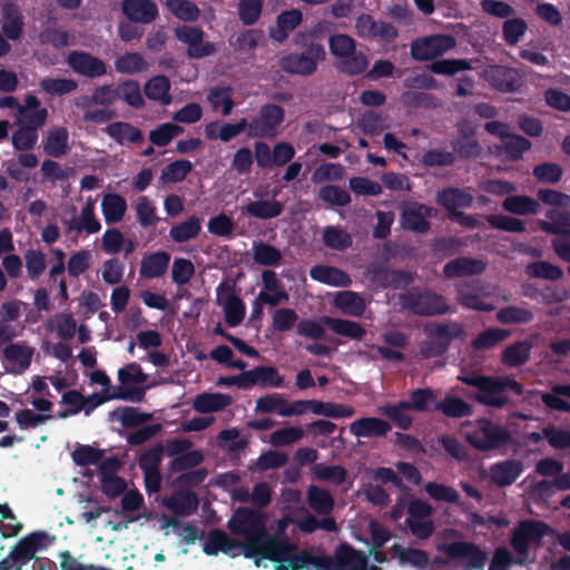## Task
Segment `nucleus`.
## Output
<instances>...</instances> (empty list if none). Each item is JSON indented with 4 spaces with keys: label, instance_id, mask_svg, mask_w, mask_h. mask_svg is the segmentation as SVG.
<instances>
[{
    "label": "nucleus",
    "instance_id": "58",
    "mask_svg": "<svg viewBox=\"0 0 570 570\" xmlns=\"http://www.w3.org/2000/svg\"><path fill=\"white\" fill-rule=\"evenodd\" d=\"M41 90L49 95L62 96L77 89V81L67 78H45L39 82Z\"/></svg>",
    "mask_w": 570,
    "mask_h": 570
},
{
    "label": "nucleus",
    "instance_id": "45",
    "mask_svg": "<svg viewBox=\"0 0 570 570\" xmlns=\"http://www.w3.org/2000/svg\"><path fill=\"white\" fill-rule=\"evenodd\" d=\"M250 371L252 387L255 385L264 387H282L284 379L275 367L259 366Z\"/></svg>",
    "mask_w": 570,
    "mask_h": 570
},
{
    "label": "nucleus",
    "instance_id": "39",
    "mask_svg": "<svg viewBox=\"0 0 570 570\" xmlns=\"http://www.w3.org/2000/svg\"><path fill=\"white\" fill-rule=\"evenodd\" d=\"M230 397L222 393H203L193 401V407L200 413L219 411L230 404Z\"/></svg>",
    "mask_w": 570,
    "mask_h": 570
},
{
    "label": "nucleus",
    "instance_id": "54",
    "mask_svg": "<svg viewBox=\"0 0 570 570\" xmlns=\"http://www.w3.org/2000/svg\"><path fill=\"white\" fill-rule=\"evenodd\" d=\"M309 507L320 514H327L332 511L334 501L330 492L317 487H309L307 491Z\"/></svg>",
    "mask_w": 570,
    "mask_h": 570
},
{
    "label": "nucleus",
    "instance_id": "46",
    "mask_svg": "<svg viewBox=\"0 0 570 570\" xmlns=\"http://www.w3.org/2000/svg\"><path fill=\"white\" fill-rule=\"evenodd\" d=\"M243 210L256 218L268 219L278 216L283 205L277 200H254L248 203Z\"/></svg>",
    "mask_w": 570,
    "mask_h": 570
},
{
    "label": "nucleus",
    "instance_id": "32",
    "mask_svg": "<svg viewBox=\"0 0 570 570\" xmlns=\"http://www.w3.org/2000/svg\"><path fill=\"white\" fill-rule=\"evenodd\" d=\"M302 22V12L297 9H292L282 12L269 30V36L278 41H284L288 35Z\"/></svg>",
    "mask_w": 570,
    "mask_h": 570
},
{
    "label": "nucleus",
    "instance_id": "14",
    "mask_svg": "<svg viewBox=\"0 0 570 570\" xmlns=\"http://www.w3.org/2000/svg\"><path fill=\"white\" fill-rule=\"evenodd\" d=\"M472 199L470 194L459 189H446L438 196L439 204L450 212V217L453 220L470 227L475 225V219L458 212V209L469 207L472 204Z\"/></svg>",
    "mask_w": 570,
    "mask_h": 570
},
{
    "label": "nucleus",
    "instance_id": "43",
    "mask_svg": "<svg viewBox=\"0 0 570 570\" xmlns=\"http://www.w3.org/2000/svg\"><path fill=\"white\" fill-rule=\"evenodd\" d=\"M503 208L515 215H532L540 209V204L532 197L524 195L509 196L503 200Z\"/></svg>",
    "mask_w": 570,
    "mask_h": 570
},
{
    "label": "nucleus",
    "instance_id": "9",
    "mask_svg": "<svg viewBox=\"0 0 570 570\" xmlns=\"http://www.w3.org/2000/svg\"><path fill=\"white\" fill-rule=\"evenodd\" d=\"M203 550L209 556H216L218 552H223L230 557L243 554L246 558H254L257 548L254 546H244L242 542L230 539L225 532L215 530L209 532L206 537Z\"/></svg>",
    "mask_w": 570,
    "mask_h": 570
},
{
    "label": "nucleus",
    "instance_id": "19",
    "mask_svg": "<svg viewBox=\"0 0 570 570\" xmlns=\"http://www.w3.org/2000/svg\"><path fill=\"white\" fill-rule=\"evenodd\" d=\"M355 31L364 39H381L390 41L397 35L395 28L384 21H375L368 14H362L356 19Z\"/></svg>",
    "mask_w": 570,
    "mask_h": 570
},
{
    "label": "nucleus",
    "instance_id": "1",
    "mask_svg": "<svg viewBox=\"0 0 570 570\" xmlns=\"http://www.w3.org/2000/svg\"><path fill=\"white\" fill-rule=\"evenodd\" d=\"M266 520L262 512L238 509L228 521V529L237 535L245 539L244 546H254V562L256 567H262L263 561L288 559L294 543L282 541L279 538L265 537ZM266 567V564H264Z\"/></svg>",
    "mask_w": 570,
    "mask_h": 570
},
{
    "label": "nucleus",
    "instance_id": "8",
    "mask_svg": "<svg viewBox=\"0 0 570 570\" xmlns=\"http://www.w3.org/2000/svg\"><path fill=\"white\" fill-rule=\"evenodd\" d=\"M119 382L118 393L124 395L120 400L138 402L145 395L141 387L147 382L148 375L145 374L138 363H129L117 371Z\"/></svg>",
    "mask_w": 570,
    "mask_h": 570
},
{
    "label": "nucleus",
    "instance_id": "44",
    "mask_svg": "<svg viewBox=\"0 0 570 570\" xmlns=\"http://www.w3.org/2000/svg\"><path fill=\"white\" fill-rule=\"evenodd\" d=\"M207 100L213 110H220L224 116L229 115L235 106L233 100V90L229 87L212 88L208 91Z\"/></svg>",
    "mask_w": 570,
    "mask_h": 570
},
{
    "label": "nucleus",
    "instance_id": "2",
    "mask_svg": "<svg viewBox=\"0 0 570 570\" xmlns=\"http://www.w3.org/2000/svg\"><path fill=\"white\" fill-rule=\"evenodd\" d=\"M294 568L301 570H365L366 557L348 547L342 546L335 558L312 552H303L293 559Z\"/></svg>",
    "mask_w": 570,
    "mask_h": 570
},
{
    "label": "nucleus",
    "instance_id": "6",
    "mask_svg": "<svg viewBox=\"0 0 570 570\" xmlns=\"http://www.w3.org/2000/svg\"><path fill=\"white\" fill-rule=\"evenodd\" d=\"M330 52L336 57L342 71L356 75L365 71L368 60L363 52L356 51L355 40L343 33L334 35L328 39Z\"/></svg>",
    "mask_w": 570,
    "mask_h": 570
},
{
    "label": "nucleus",
    "instance_id": "15",
    "mask_svg": "<svg viewBox=\"0 0 570 570\" xmlns=\"http://www.w3.org/2000/svg\"><path fill=\"white\" fill-rule=\"evenodd\" d=\"M284 112L276 105H268L261 109L256 119L248 122L249 137H273L276 127L283 121Z\"/></svg>",
    "mask_w": 570,
    "mask_h": 570
},
{
    "label": "nucleus",
    "instance_id": "23",
    "mask_svg": "<svg viewBox=\"0 0 570 570\" xmlns=\"http://www.w3.org/2000/svg\"><path fill=\"white\" fill-rule=\"evenodd\" d=\"M67 63L76 73L88 78L100 77L107 71L100 59L82 51H71L67 57Z\"/></svg>",
    "mask_w": 570,
    "mask_h": 570
},
{
    "label": "nucleus",
    "instance_id": "17",
    "mask_svg": "<svg viewBox=\"0 0 570 570\" xmlns=\"http://www.w3.org/2000/svg\"><path fill=\"white\" fill-rule=\"evenodd\" d=\"M16 125L35 127L37 129L46 125L48 120V109L40 106V100L33 94H27L23 108H19V114H14Z\"/></svg>",
    "mask_w": 570,
    "mask_h": 570
},
{
    "label": "nucleus",
    "instance_id": "28",
    "mask_svg": "<svg viewBox=\"0 0 570 570\" xmlns=\"http://www.w3.org/2000/svg\"><path fill=\"white\" fill-rule=\"evenodd\" d=\"M390 430V423L379 417H362L350 424V432L356 438L382 436Z\"/></svg>",
    "mask_w": 570,
    "mask_h": 570
},
{
    "label": "nucleus",
    "instance_id": "21",
    "mask_svg": "<svg viewBox=\"0 0 570 570\" xmlns=\"http://www.w3.org/2000/svg\"><path fill=\"white\" fill-rule=\"evenodd\" d=\"M331 299L333 307L352 317H361L368 305V301L362 294L353 291L334 292Z\"/></svg>",
    "mask_w": 570,
    "mask_h": 570
},
{
    "label": "nucleus",
    "instance_id": "7",
    "mask_svg": "<svg viewBox=\"0 0 570 570\" xmlns=\"http://www.w3.org/2000/svg\"><path fill=\"white\" fill-rule=\"evenodd\" d=\"M463 433L469 443L480 450L498 448L503 444L509 436L504 429L488 420L468 423L464 426Z\"/></svg>",
    "mask_w": 570,
    "mask_h": 570
},
{
    "label": "nucleus",
    "instance_id": "48",
    "mask_svg": "<svg viewBox=\"0 0 570 570\" xmlns=\"http://www.w3.org/2000/svg\"><path fill=\"white\" fill-rule=\"evenodd\" d=\"M200 229V219L196 216H191L185 222L174 225L169 230V236L177 243H184L195 238Z\"/></svg>",
    "mask_w": 570,
    "mask_h": 570
},
{
    "label": "nucleus",
    "instance_id": "40",
    "mask_svg": "<svg viewBox=\"0 0 570 570\" xmlns=\"http://www.w3.org/2000/svg\"><path fill=\"white\" fill-rule=\"evenodd\" d=\"M484 264L478 259L458 258L451 261L444 266V273L448 277H460L472 274H479L484 271Z\"/></svg>",
    "mask_w": 570,
    "mask_h": 570
},
{
    "label": "nucleus",
    "instance_id": "35",
    "mask_svg": "<svg viewBox=\"0 0 570 570\" xmlns=\"http://www.w3.org/2000/svg\"><path fill=\"white\" fill-rule=\"evenodd\" d=\"M434 210L423 205H411L402 214V225L407 229L415 232H424L428 229L429 224L426 218L432 215Z\"/></svg>",
    "mask_w": 570,
    "mask_h": 570
},
{
    "label": "nucleus",
    "instance_id": "22",
    "mask_svg": "<svg viewBox=\"0 0 570 570\" xmlns=\"http://www.w3.org/2000/svg\"><path fill=\"white\" fill-rule=\"evenodd\" d=\"M298 415L312 412L316 415L328 416L333 419L351 417L355 410L351 405L333 402H321L316 400L298 401Z\"/></svg>",
    "mask_w": 570,
    "mask_h": 570
},
{
    "label": "nucleus",
    "instance_id": "24",
    "mask_svg": "<svg viewBox=\"0 0 570 570\" xmlns=\"http://www.w3.org/2000/svg\"><path fill=\"white\" fill-rule=\"evenodd\" d=\"M257 413H276L281 416L298 415V401L288 402L284 395L272 393L257 399L255 404Z\"/></svg>",
    "mask_w": 570,
    "mask_h": 570
},
{
    "label": "nucleus",
    "instance_id": "49",
    "mask_svg": "<svg viewBox=\"0 0 570 570\" xmlns=\"http://www.w3.org/2000/svg\"><path fill=\"white\" fill-rule=\"evenodd\" d=\"M115 68L120 73H138L146 71L148 62L138 52H126L115 61Z\"/></svg>",
    "mask_w": 570,
    "mask_h": 570
},
{
    "label": "nucleus",
    "instance_id": "63",
    "mask_svg": "<svg viewBox=\"0 0 570 570\" xmlns=\"http://www.w3.org/2000/svg\"><path fill=\"white\" fill-rule=\"evenodd\" d=\"M323 240L325 245L332 249L342 250L352 243L350 234L340 227H326L323 232Z\"/></svg>",
    "mask_w": 570,
    "mask_h": 570
},
{
    "label": "nucleus",
    "instance_id": "26",
    "mask_svg": "<svg viewBox=\"0 0 570 570\" xmlns=\"http://www.w3.org/2000/svg\"><path fill=\"white\" fill-rule=\"evenodd\" d=\"M405 299V305L417 314L432 315L448 311V305L444 299L435 294L409 295Z\"/></svg>",
    "mask_w": 570,
    "mask_h": 570
},
{
    "label": "nucleus",
    "instance_id": "61",
    "mask_svg": "<svg viewBox=\"0 0 570 570\" xmlns=\"http://www.w3.org/2000/svg\"><path fill=\"white\" fill-rule=\"evenodd\" d=\"M191 163L188 160H177L166 166L159 177L163 184H174L183 180L191 170Z\"/></svg>",
    "mask_w": 570,
    "mask_h": 570
},
{
    "label": "nucleus",
    "instance_id": "64",
    "mask_svg": "<svg viewBox=\"0 0 570 570\" xmlns=\"http://www.w3.org/2000/svg\"><path fill=\"white\" fill-rule=\"evenodd\" d=\"M118 98L122 99L129 106L140 108L144 105V99L140 92L139 85L136 81L127 80L117 87Z\"/></svg>",
    "mask_w": 570,
    "mask_h": 570
},
{
    "label": "nucleus",
    "instance_id": "41",
    "mask_svg": "<svg viewBox=\"0 0 570 570\" xmlns=\"http://www.w3.org/2000/svg\"><path fill=\"white\" fill-rule=\"evenodd\" d=\"M531 350L530 342L519 341L504 348L501 361L508 366H520L529 360Z\"/></svg>",
    "mask_w": 570,
    "mask_h": 570
},
{
    "label": "nucleus",
    "instance_id": "60",
    "mask_svg": "<svg viewBox=\"0 0 570 570\" xmlns=\"http://www.w3.org/2000/svg\"><path fill=\"white\" fill-rule=\"evenodd\" d=\"M92 264V253L89 249L73 252L67 263L68 274L77 277L90 268Z\"/></svg>",
    "mask_w": 570,
    "mask_h": 570
},
{
    "label": "nucleus",
    "instance_id": "37",
    "mask_svg": "<svg viewBox=\"0 0 570 570\" xmlns=\"http://www.w3.org/2000/svg\"><path fill=\"white\" fill-rule=\"evenodd\" d=\"M322 322L335 334L351 340H361L366 333L358 323L353 321L325 316Z\"/></svg>",
    "mask_w": 570,
    "mask_h": 570
},
{
    "label": "nucleus",
    "instance_id": "36",
    "mask_svg": "<svg viewBox=\"0 0 570 570\" xmlns=\"http://www.w3.org/2000/svg\"><path fill=\"white\" fill-rule=\"evenodd\" d=\"M170 256L166 252H155L146 255L140 265V275L147 278H156L163 275L169 264Z\"/></svg>",
    "mask_w": 570,
    "mask_h": 570
},
{
    "label": "nucleus",
    "instance_id": "47",
    "mask_svg": "<svg viewBox=\"0 0 570 570\" xmlns=\"http://www.w3.org/2000/svg\"><path fill=\"white\" fill-rule=\"evenodd\" d=\"M169 88L170 83L166 77L156 76L146 82L145 94L151 100L159 101L161 105H169L171 101Z\"/></svg>",
    "mask_w": 570,
    "mask_h": 570
},
{
    "label": "nucleus",
    "instance_id": "25",
    "mask_svg": "<svg viewBox=\"0 0 570 570\" xmlns=\"http://www.w3.org/2000/svg\"><path fill=\"white\" fill-rule=\"evenodd\" d=\"M65 224L67 225L68 229L78 233H98L101 229V224L95 214V199L92 197H88L80 214L69 220H65Z\"/></svg>",
    "mask_w": 570,
    "mask_h": 570
},
{
    "label": "nucleus",
    "instance_id": "56",
    "mask_svg": "<svg viewBox=\"0 0 570 570\" xmlns=\"http://www.w3.org/2000/svg\"><path fill=\"white\" fill-rule=\"evenodd\" d=\"M502 324H524L533 320V313L523 306H508L497 313Z\"/></svg>",
    "mask_w": 570,
    "mask_h": 570
},
{
    "label": "nucleus",
    "instance_id": "33",
    "mask_svg": "<svg viewBox=\"0 0 570 570\" xmlns=\"http://www.w3.org/2000/svg\"><path fill=\"white\" fill-rule=\"evenodd\" d=\"M523 471L521 462L511 460L497 463L490 469L491 480L500 487L513 483Z\"/></svg>",
    "mask_w": 570,
    "mask_h": 570
},
{
    "label": "nucleus",
    "instance_id": "18",
    "mask_svg": "<svg viewBox=\"0 0 570 570\" xmlns=\"http://www.w3.org/2000/svg\"><path fill=\"white\" fill-rule=\"evenodd\" d=\"M119 466L120 463L116 458H107L100 465L101 491L109 498H116L127 489L126 481L115 473Z\"/></svg>",
    "mask_w": 570,
    "mask_h": 570
},
{
    "label": "nucleus",
    "instance_id": "20",
    "mask_svg": "<svg viewBox=\"0 0 570 570\" xmlns=\"http://www.w3.org/2000/svg\"><path fill=\"white\" fill-rule=\"evenodd\" d=\"M492 294L491 288L482 284H465L458 288L459 302L468 308L479 311H492L494 308L493 304L485 302V298Z\"/></svg>",
    "mask_w": 570,
    "mask_h": 570
},
{
    "label": "nucleus",
    "instance_id": "3",
    "mask_svg": "<svg viewBox=\"0 0 570 570\" xmlns=\"http://www.w3.org/2000/svg\"><path fill=\"white\" fill-rule=\"evenodd\" d=\"M459 379L463 383L478 389L475 399L480 403L493 407H502L507 404L508 397L505 396V391L508 389L517 394L522 393L521 385L508 376L462 375Z\"/></svg>",
    "mask_w": 570,
    "mask_h": 570
},
{
    "label": "nucleus",
    "instance_id": "31",
    "mask_svg": "<svg viewBox=\"0 0 570 570\" xmlns=\"http://www.w3.org/2000/svg\"><path fill=\"white\" fill-rule=\"evenodd\" d=\"M218 303L222 305L226 323L229 326L238 325L245 316V304L228 291L218 293Z\"/></svg>",
    "mask_w": 570,
    "mask_h": 570
},
{
    "label": "nucleus",
    "instance_id": "53",
    "mask_svg": "<svg viewBox=\"0 0 570 570\" xmlns=\"http://www.w3.org/2000/svg\"><path fill=\"white\" fill-rule=\"evenodd\" d=\"M106 132L119 144L136 142L141 139L140 131L127 122H114L109 125Z\"/></svg>",
    "mask_w": 570,
    "mask_h": 570
},
{
    "label": "nucleus",
    "instance_id": "50",
    "mask_svg": "<svg viewBox=\"0 0 570 570\" xmlns=\"http://www.w3.org/2000/svg\"><path fill=\"white\" fill-rule=\"evenodd\" d=\"M164 504L176 514L187 515L196 509L197 500L190 492H178L165 499Z\"/></svg>",
    "mask_w": 570,
    "mask_h": 570
},
{
    "label": "nucleus",
    "instance_id": "30",
    "mask_svg": "<svg viewBox=\"0 0 570 570\" xmlns=\"http://www.w3.org/2000/svg\"><path fill=\"white\" fill-rule=\"evenodd\" d=\"M127 212L126 199L116 193H106L101 198V213L107 224L122 220Z\"/></svg>",
    "mask_w": 570,
    "mask_h": 570
},
{
    "label": "nucleus",
    "instance_id": "16",
    "mask_svg": "<svg viewBox=\"0 0 570 570\" xmlns=\"http://www.w3.org/2000/svg\"><path fill=\"white\" fill-rule=\"evenodd\" d=\"M176 37L188 46V55L193 58L210 56L216 51L213 42H204V32L197 27L183 26L175 30Z\"/></svg>",
    "mask_w": 570,
    "mask_h": 570
},
{
    "label": "nucleus",
    "instance_id": "4",
    "mask_svg": "<svg viewBox=\"0 0 570 570\" xmlns=\"http://www.w3.org/2000/svg\"><path fill=\"white\" fill-rule=\"evenodd\" d=\"M436 550L440 556L432 562L434 570H449L446 568L452 561L462 559L468 560L463 570H484L487 552L472 542H439Z\"/></svg>",
    "mask_w": 570,
    "mask_h": 570
},
{
    "label": "nucleus",
    "instance_id": "13",
    "mask_svg": "<svg viewBox=\"0 0 570 570\" xmlns=\"http://www.w3.org/2000/svg\"><path fill=\"white\" fill-rule=\"evenodd\" d=\"M263 288L255 299L254 313L261 314V304L276 306L288 301L289 296L281 285L273 271H264L262 274Z\"/></svg>",
    "mask_w": 570,
    "mask_h": 570
},
{
    "label": "nucleus",
    "instance_id": "12",
    "mask_svg": "<svg viewBox=\"0 0 570 570\" xmlns=\"http://www.w3.org/2000/svg\"><path fill=\"white\" fill-rule=\"evenodd\" d=\"M324 58V48L321 45H312L301 55H289L283 58L281 66L293 73L309 75L315 71L317 63Z\"/></svg>",
    "mask_w": 570,
    "mask_h": 570
},
{
    "label": "nucleus",
    "instance_id": "62",
    "mask_svg": "<svg viewBox=\"0 0 570 570\" xmlns=\"http://www.w3.org/2000/svg\"><path fill=\"white\" fill-rule=\"evenodd\" d=\"M47 332H52L53 330L58 331L59 336L63 338H70L76 333V322L75 320L67 314L56 315L53 318L47 321L45 324Z\"/></svg>",
    "mask_w": 570,
    "mask_h": 570
},
{
    "label": "nucleus",
    "instance_id": "59",
    "mask_svg": "<svg viewBox=\"0 0 570 570\" xmlns=\"http://www.w3.org/2000/svg\"><path fill=\"white\" fill-rule=\"evenodd\" d=\"M19 129L12 134V146L17 150L32 149L38 142V129L30 126L18 125Z\"/></svg>",
    "mask_w": 570,
    "mask_h": 570
},
{
    "label": "nucleus",
    "instance_id": "34",
    "mask_svg": "<svg viewBox=\"0 0 570 570\" xmlns=\"http://www.w3.org/2000/svg\"><path fill=\"white\" fill-rule=\"evenodd\" d=\"M68 130L65 127H52L43 139V150L51 157H61L68 149Z\"/></svg>",
    "mask_w": 570,
    "mask_h": 570
},
{
    "label": "nucleus",
    "instance_id": "55",
    "mask_svg": "<svg viewBox=\"0 0 570 570\" xmlns=\"http://www.w3.org/2000/svg\"><path fill=\"white\" fill-rule=\"evenodd\" d=\"M254 261L264 266H277L282 261L281 252L266 243H255L253 245Z\"/></svg>",
    "mask_w": 570,
    "mask_h": 570
},
{
    "label": "nucleus",
    "instance_id": "51",
    "mask_svg": "<svg viewBox=\"0 0 570 570\" xmlns=\"http://www.w3.org/2000/svg\"><path fill=\"white\" fill-rule=\"evenodd\" d=\"M411 409L407 407L404 401L394 405H384L379 409V412L387 416L397 428L406 430L412 424L410 415Z\"/></svg>",
    "mask_w": 570,
    "mask_h": 570
},
{
    "label": "nucleus",
    "instance_id": "57",
    "mask_svg": "<svg viewBox=\"0 0 570 570\" xmlns=\"http://www.w3.org/2000/svg\"><path fill=\"white\" fill-rule=\"evenodd\" d=\"M168 10L179 20L196 21L200 16L197 6L188 0H167Z\"/></svg>",
    "mask_w": 570,
    "mask_h": 570
},
{
    "label": "nucleus",
    "instance_id": "38",
    "mask_svg": "<svg viewBox=\"0 0 570 570\" xmlns=\"http://www.w3.org/2000/svg\"><path fill=\"white\" fill-rule=\"evenodd\" d=\"M134 209L138 224L144 228L155 227L160 220L156 204L146 196L136 199Z\"/></svg>",
    "mask_w": 570,
    "mask_h": 570
},
{
    "label": "nucleus",
    "instance_id": "52",
    "mask_svg": "<svg viewBox=\"0 0 570 570\" xmlns=\"http://www.w3.org/2000/svg\"><path fill=\"white\" fill-rule=\"evenodd\" d=\"M485 77L501 90H513L517 81L515 72L500 66H491L485 71Z\"/></svg>",
    "mask_w": 570,
    "mask_h": 570
},
{
    "label": "nucleus",
    "instance_id": "5",
    "mask_svg": "<svg viewBox=\"0 0 570 570\" xmlns=\"http://www.w3.org/2000/svg\"><path fill=\"white\" fill-rule=\"evenodd\" d=\"M546 537H556V531L546 523L541 521L520 522L511 537V547L517 554L515 563L525 564L533 562L535 556L532 553V550Z\"/></svg>",
    "mask_w": 570,
    "mask_h": 570
},
{
    "label": "nucleus",
    "instance_id": "29",
    "mask_svg": "<svg viewBox=\"0 0 570 570\" xmlns=\"http://www.w3.org/2000/svg\"><path fill=\"white\" fill-rule=\"evenodd\" d=\"M309 275L314 281L334 287H347L352 283L350 276L345 272L334 266H314L311 269Z\"/></svg>",
    "mask_w": 570,
    "mask_h": 570
},
{
    "label": "nucleus",
    "instance_id": "42",
    "mask_svg": "<svg viewBox=\"0 0 570 570\" xmlns=\"http://www.w3.org/2000/svg\"><path fill=\"white\" fill-rule=\"evenodd\" d=\"M2 11V31L9 39L18 40L22 32V16L20 14L19 10L12 4L4 6Z\"/></svg>",
    "mask_w": 570,
    "mask_h": 570
},
{
    "label": "nucleus",
    "instance_id": "11",
    "mask_svg": "<svg viewBox=\"0 0 570 570\" xmlns=\"http://www.w3.org/2000/svg\"><path fill=\"white\" fill-rule=\"evenodd\" d=\"M455 41L451 36L435 35L417 39L411 45V56L415 60H430L444 55L454 48Z\"/></svg>",
    "mask_w": 570,
    "mask_h": 570
},
{
    "label": "nucleus",
    "instance_id": "27",
    "mask_svg": "<svg viewBox=\"0 0 570 570\" xmlns=\"http://www.w3.org/2000/svg\"><path fill=\"white\" fill-rule=\"evenodd\" d=\"M124 14L136 22L149 23L158 16L157 6L151 0H124Z\"/></svg>",
    "mask_w": 570,
    "mask_h": 570
},
{
    "label": "nucleus",
    "instance_id": "10",
    "mask_svg": "<svg viewBox=\"0 0 570 570\" xmlns=\"http://www.w3.org/2000/svg\"><path fill=\"white\" fill-rule=\"evenodd\" d=\"M35 353L27 342L10 343L2 350V365L8 373L21 374L30 367Z\"/></svg>",
    "mask_w": 570,
    "mask_h": 570
}]
</instances>
